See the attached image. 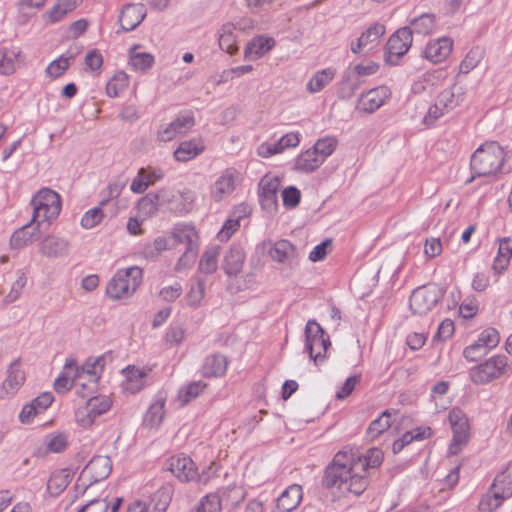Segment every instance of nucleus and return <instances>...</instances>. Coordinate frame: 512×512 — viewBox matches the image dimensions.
<instances>
[{
	"instance_id": "obj_61",
	"label": "nucleus",
	"mask_w": 512,
	"mask_h": 512,
	"mask_svg": "<svg viewBox=\"0 0 512 512\" xmlns=\"http://www.w3.org/2000/svg\"><path fill=\"white\" fill-rule=\"evenodd\" d=\"M18 273H19L18 278L13 283L10 292L5 297V302H7V303H12V302L16 301L21 294V290L26 285L27 279H26L25 273L23 271H19Z\"/></svg>"
},
{
	"instance_id": "obj_27",
	"label": "nucleus",
	"mask_w": 512,
	"mask_h": 512,
	"mask_svg": "<svg viewBox=\"0 0 512 512\" xmlns=\"http://www.w3.org/2000/svg\"><path fill=\"white\" fill-rule=\"evenodd\" d=\"M245 253L239 245H232L224 256L223 269L228 276H237L244 264Z\"/></svg>"
},
{
	"instance_id": "obj_32",
	"label": "nucleus",
	"mask_w": 512,
	"mask_h": 512,
	"mask_svg": "<svg viewBox=\"0 0 512 512\" xmlns=\"http://www.w3.org/2000/svg\"><path fill=\"white\" fill-rule=\"evenodd\" d=\"M272 37L257 36L253 38L245 48V57L257 59L269 52L275 46Z\"/></svg>"
},
{
	"instance_id": "obj_50",
	"label": "nucleus",
	"mask_w": 512,
	"mask_h": 512,
	"mask_svg": "<svg viewBox=\"0 0 512 512\" xmlns=\"http://www.w3.org/2000/svg\"><path fill=\"white\" fill-rule=\"evenodd\" d=\"M129 84L128 75L124 72L116 73L106 85V93L109 97H117Z\"/></svg>"
},
{
	"instance_id": "obj_46",
	"label": "nucleus",
	"mask_w": 512,
	"mask_h": 512,
	"mask_svg": "<svg viewBox=\"0 0 512 512\" xmlns=\"http://www.w3.org/2000/svg\"><path fill=\"white\" fill-rule=\"evenodd\" d=\"M491 491H496L502 498H510L512 496V475L507 471L498 474L491 485Z\"/></svg>"
},
{
	"instance_id": "obj_63",
	"label": "nucleus",
	"mask_w": 512,
	"mask_h": 512,
	"mask_svg": "<svg viewBox=\"0 0 512 512\" xmlns=\"http://www.w3.org/2000/svg\"><path fill=\"white\" fill-rule=\"evenodd\" d=\"M109 502L107 498H97L90 500L87 504L82 506L78 512H108Z\"/></svg>"
},
{
	"instance_id": "obj_17",
	"label": "nucleus",
	"mask_w": 512,
	"mask_h": 512,
	"mask_svg": "<svg viewBox=\"0 0 512 512\" xmlns=\"http://www.w3.org/2000/svg\"><path fill=\"white\" fill-rule=\"evenodd\" d=\"M146 13V7L141 3L127 4L119 16L121 28L127 32L134 30L144 20Z\"/></svg>"
},
{
	"instance_id": "obj_59",
	"label": "nucleus",
	"mask_w": 512,
	"mask_h": 512,
	"mask_svg": "<svg viewBox=\"0 0 512 512\" xmlns=\"http://www.w3.org/2000/svg\"><path fill=\"white\" fill-rule=\"evenodd\" d=\"M69 66H70V58L61 56L58 59L52 61L48 65V67L46 69V73L53 78H58L65 73V71L69 68Z\"/></svg>"
},
{
	"instance_id": "obj_36",
	"label": "nucleus",
	"mask_w": 512,
	"mask_h": 512,
	"mask_svg": "<svg viewBox=\"0 0 512 512\" xmlns=\"http://www.w3.org/2000/svg\"><path fill=\"white\" fill-rule=\"evenodd\" d=\"M125 381L123 387L126 391L134 394L139 392L145 385L146 372L135 367H128L123 370Z\"/></svg>"
},
{
	"instance_id": "obj_39",
	"label": "nucleus",
	"mask_w": 512,
	"mask_h": 512,
	"mask_svg": "<svg viewBox=\"0 0 512 512\" xmlns=\"http://www.w3.org/2000/svg\"><path fill=\"white\" fill-rule=\"evenodd\" d=\"M164 406H165V400L162 398H159L155 402H153L149 406V408L144 416L143 424L149 428L159 427L160 424L162 423V421L164 419V415H165Z\"/></svg>"
},
{
	"instance_id": "obj_15",
	"label": "nucleus",
	"mask_w": 512,
	"mask_h": 512,
	"mask_svg": "<svg viewBox=\"0 0 512 512\" xmlns=\"http://www.w3.org/2000/svg\"><path fill=\"white\" fill-rule=\"evenodd\" d=\"M112 471V461L109 456H94L82 470L80 479H89L99 482L106 479Z\"/></svg>"
},
{
	"instance_id": "obj_14",
	"label": "nucleus",
	"mask_w": 512,
	"mask_h": 512,
	"mask_svg": "<svg viewBox=\"0 0 512 512\" xmlns=\"http://www.w3.org/2000/svg\"><path fill=\"white\" fill-rule=\"evenodd\" d=\"M84 372L79 373L78 367L74 360L67 361L63 373L56 378L54 382V389L57 393H65L73 386L77 389L81 387L86 388V384L81 382Z\"/></svg>"
},
{
	"instance_id": "obj_13",
	"label": "nucleus",
	"mask_w": 512,
	"mask_h": 512,
	"mask_svg": "<svg viewBox=\"0 0 512 512\" xmlns=\"http://www.w3.org/2000/svg\"><path fill=\"white\" fill-rule=\"evenodd\" d=\"M195 125V119L191 113L179 115L170 124L161 127L157 132V140L169 142L179 135L186 134Z\"/></svg>"
},
{
	"instance_id": "obj_29",
	"label": "nucleus",
	"mask_w": 512,
	"mask_h": 512,
	"mask_svg": "<svg viewBox=\"0 0 512 512\" xmlns=\"http://www.w3.org/2000/svg\"><path fill=\"white\" fill-rule=\"evenodd\" d=\"M228 360L222 354H213L206 357L202 366V375L204 377H220L227 370Z\"/></svg>"
},
{
	"instance_id": "obj_1",
	"label": "nucleus",
	"mask_w": 512,
	"mask_h": 512,
	"mask_svg": "<svg viewBox=\"0 0 512 512\" xmlns=\"http://www.w3.org/2000/svg\"><path fill=\"white\" fill-rule=\"evenodd\" d=\"M359 455L350 451H340L333 462L326 468L322 484L326 488H336L341 493L362 494L367 486V476L356 468V459Z\"/></svg>"
},
{
	"instance_id": "obj_38",
	"label": "nucleus",
	"mask_w": 512,
	"mask_h": 512,
	"mask_svg": "<svg viewBox=\"0 0 512 512\" xmlns=\"http://www.w3.org/2000/svg\"><path fill=\"white\" fill-rule=\"evenodd\" d=\"M512 256V239L503 238L500 240L498 254L492 265L496 274H501L508 266Z\"/></svg>"
},
{
	"instance_id": "obj_48",
	"label": "nucleus",
	"mask_w": 512,
	"mask_h": 512,
	"mask_svg": "<svg viewBox=\"0 0 512 512\" xmlns=\"http://www.w3.org/2000/svg\"><path fill=\"white\" fill-rule=\"evenodd\" d=\"M390 417L391 412L389 410L384 411L377 419L370 423L367 429V435L371 439H375L381 435L391 426Z\"/></svg>"
},
{
	"instance_id": "obj_53",
	"label": "nucleus",
	"mask_w": 512,
	"mask_h": 512,
	"mask_svg": "<svg viewBox=\"0 0 512 512\" xmlns=\"http://www.w3.org/2000/svg\"><path fill=\"white\" fill-rule=\"evenodd\" d=\"M343 89H347L348 96H351L362 84V77L354 70V68H348L342 77Z\"/></svg>"
},
{
	"instance_id": "obj_43",
	"label": "nucleus",
	"mask_w": 512,
	"mask_h": 512,
	"mask_svg": "<svg viewBox=\"0 0 512 512\" xmlns=\"http://www.w3.org/2000/svg\"><path fill=\"white\" fill-rule=\"evenodd\" d=\"M221 504L226 508H234L245 499V492L242 487L229 486L219 494Z\"/></svg>"
},
{
	"instance_id": "obj_3",
	"label": "nucleus",
	"mask_w": 512,
	"mask_h": 512,
	"mask_svg": "<svg viewBox=\"0 0 512 512\" xmlns=\"http://www.w3.org/2000/svg\"><path fill=\"white\" fill-rule=\"evenodd\" d=\"M142 281V269L132 266L118 270L106 287V294L113 300L131 296Z\"/></svg>"
},
{
	"instance_id": "obj_62",
	"label": "nucleus",
	"mask_w": 512,
	"mask_h": 512,
	"mask_svg": "<svg viewBox=\"0 0 512 512\" xmlns=\"http://www.w3.org/2000/svg\"><path fill=\"white\" fill-rule=\"evenodd\" d=\"M283 204L286 207H296L301 198V192L295 186H289L282 191Z\"/></svg>"
},
{
	"instance_id": "obj_21",
	"label": "nucleus",
	"mask_w": 512,
	"mask_h": 512,
	"mask_svg": "<svg viewBox=\"0 0 512 512\" xmlns=\"http://www.w3.org/2000/svg\"><path fill=\"white\" fill-rule=\"evenodd\" d=\"M389 96V89L385 86L371 89L360 97L358 108L363 112L373 113L385 103Z\"/></svg>"
},
{
	"instance_id": "obj_8",
	"label": "nucleus",
	"mask_w": 512,
	"mask_h": 512,
	"mask_svg": "<svg viewBox=\"0 0 512 512\" xmlns=\"http://www.w3.org/2000/svg\"><path fill=\"white\" fill-rule=\"evenodd\" d=\"M111 405L112 401L108 396L90 397L83 407L76 410V422L82 427H90L98 416L106 413L111 408Z\"/></svg>"
},
{
	"instance_id": "obj_54",
	"label": "nucleus",
	"mask_w": 512,
	"mask_h": 512,
	"mask_svg": "<svg viewBox=\"0 0 512 512\" xmlns=\"http://www.w3.org/2000/svg\"><path fill=\"white\" fill-rule=\"evenodd\" d=\"M222 507L219 494L211 493L201 500L196 509L200 512H221Z\"/></svg>"
},
{
	"instance_id": "obj_33",
	"label": "nucleus",
	"mask_w": 512,
	"mask_h": 512,
	"mask_svg": "<svg viewBox=\"0 0 512 512\" xmlns=\"http://www.w3.org/2000/svg\"><path fill=\"white\" fill-rule=\"evenodd\" d=\"M172 239L175 244H183L185 248L198 249V235L190 225L176 226L172 232Z\"/></svg>"
},
{
	"instance_id": "obj_12",
	"label": "nucleus",
	"mask_w": 512,
	"mask_h": 512,
	"mask_svg": "<svg viewBox=\"0 0 512 512\" xmlns=\"http://www.w3.org/2000/svg\"><path fill=\"white\" fill-rule=\"evenodd\" d=\"M449 420L453 430V442L450 444L449 450L452 454H457L461 446L468 441L469 424L465 415L458 409H453L449 413Z\"/></svg>"
},
{
	"instance_id": "obj_19",
	"label": "nucleus",
	"mask_w": 512,
	"mask_h": 512,
	"mask_svg": "<svg viewBox=\"0 0 512 512\" xmlns=\"http://www.w3.org/2000/svg\"><path fill=\"white\" fill-rule=\"evenodd\" d=\"M453 42L448 37H441L428 42L423 55L434 64L443 62L451 53Z\"/></svg>"
},
{
	"instance_id": "obj_52",
	"label": "nucleus",
	"mask_w": 512,
	"mask_h": 512,
	"mask_svg": "<svg viewBox=\"0 0 512 512\" xmlns=\"http://www.w3.org/2000/svg\"><path fill=\"white\" fill-rule=\"evenodd\" d=\"M337 144L338 140L335 137L327 136L318 139L312 149L325 161L335 151Z\"/></svg>"
},
{
	"instance_id": "obj_44",
	"label": "nucleus",
	"mask_w": 512,
	"mask_h": 512,
	"mask_svg": "<svg viewBox=\"0 0 512 512\" xmlns=\"http://www.w3.org/2000/svg\"><path fill=\"white\" fill-rule=\"evenodd\" d=\"M220 247L214 246L206 250L199 261L198 270L204 274H212L217 270Z\"/></svg>"
},
{
	"instance_id": "obj_55",
	"label": "nucleus",
	"mask_w": 512,
	"mask_h": 512,
	"mask_svg": "<svg viewBox=\"0 0 512 512\" xmlns=\"http://www.w3.org/2000/svg\"><path fill=\"white\" fill-rule=\"evenodd\" d=\"M127 181L121 179H115L111 181L103 192L104 198L100 202V206L106 205L110 200L117 198L123 188L126 186Z\"/></svg>"
},
{
	"instance_id": "obj_64",
	"label": "nucleus",
	"mask_w": 512,
	"mask_h": 512,
	"mask_svg": "<svg viewBox=\"0 0 512 512\" xmlns=\"http://www.w3.org/2000/svg\"><path fill=\"white\" fill-rule=\"evenodd\" d=\"M198 254L197 248H185L182 256L179 258V260L176 263L175 269L177 271H181L183 269H186L190 267Z\"/></svg>"
},
{
	"instance_id": "obj_31",
	"label": "nucleus",
	"mask_w": 512,
	"mask_h": 512,
	"mask_svg": "<svg viewBox=\"0 0 512 512\" xmlns=\"http://www.w3.org/2000/svg\"><path fill=\"white\" fill-rule=\"evenodd\" d=\"M201 140L191 139L180 143L174 151V157L179 162H186L201 154L204 151Z\"/></svg>"
},
{
	"instance_id": "obj_7",
	"label": "nucleus",
	"mask_w": 512,
	"mask_h": 512,
	"mask_svg": "<svg viewBox=\"0 0 512 512\" xmlns=\"http://www.w3.org/2000/svg\"><path fill=\"white\" fill-rule=\"evenodd\" d=\"M507 357L498 355L473 368L470 379L474 384H487L505 373Z\"/></svg>"
},
{
	"instance_id": "obj_41",
	"label": "nucleus",
	"mask_w": 512,
	"mask_h": 512,
	"mask_svg": "<svg viewBox=\"0 0 512 512\" xmlns=\"http://www.w3.org/2000/svg\"><path fill=\"white\" fill-rule=\"evenodd\" d=\"M335 73L333 68H326L316 72L308 81L307 90L310 93L320 92L334 79Z\"/></svg>"
},
{
	"instance_id": "obj_45",
	"label": "nucleus",
	"mask_w": 512,
	"mask_h": 512,
	"mask_svg": "<svg viewBox=\"0 0 512 512\" xmlns=\"http://www.w3.org/2000/svg\"><path fill=\"white\" fill-rule=\"evenodd\" d=\"M279 181L276 178L263 177L259 183V196L263 202L276 203Z\"/></svg>"
},
{
	"instance_id": "obj_11",
	"label": "nucleus",
	"mask_w": 512,
	"mask_h": 512,
	"mask_svg": "<svg viewBox=\"0 0 512 512\" xmlns=\"http://www.w3.org/2000/svg\"><path fill=\"white\" fill-rule=\"evenodd\" d=\"M169 470L181 481L198 480L200 482H207L209 476L203 472L201 475L197 473L191 458L187 456H174L169 460Z\"/></svg>"
},
{
	"instance_id": "obj_22",
	"label": "nucleus",
	"mask_w": 512,
	"mask_h": 512,
	"mask_svg": "<svg viewBox=\"0 0 512 512\" xmlns=\"http://www.w3.org/2000/svg\"><path fill=\"white\" fill-rule=\"evenodd\" d=\"M385 34V26L382 24H374L370 26L357 39L356 43L351 44V51L354 54L360 53L364 48L373 49L378 45L379 39Z\"/></svg>"
},
{
	"instance_id": "obj_47",
	"label": "nucleus",
	"mask_w": 512,
	"mask_h": 512,
	"mask_svg": "<svg viewBox=\"0 0 512 512\" xmlns=\"http://www.w3.org/2000/svg\"><path fill=\"white\" fill-rule=\"evenodd\" d=\"M206 383L202 381H194L186 386H183L178 392V399L183 405L188 404L206 388Z\"/></svg>"
},
{
	"instance_id": "obj_24",
	"label": "nucleus",
	"mask_w": 512,
	"mask_h": 512,
	"mask_svg": "<svg viewBox=\"0 0 512 512\" xmlns=\"http://www.w3.org/2000/svg\"><path fill=\"white\" fill-rule=\"evenodd\" d=\"M464 99L465 88L458 83H453L450 87L443 89L436 98L439 105H442L448 112L458 107Z\"/></svg>"
},
{
	"instance_id": "obj_57",
	"label": "nucleus",
	"mask_w": 512,
	"mask_h": 512,
	"mask_svg": "<svg viewBox=\"0 0 512 512\" xmlns=\"http://www.w3.org/2000/svg\"><path fill=\"white\" fill-rule=\"evenodd\" d=\"M158 207L159 204L158 202H156L154 192H149L144 197H142L137 203L138 210L146 216H152L156 214V212L158 211Z\"/></svg>"
},
{
	"instance_id": "obj_16",
	"label": "nucleus",
	"mask_w": 512,
	"mask_h": 512,
	"mask_svg": "<svg viewBox=\"0 0 512 512\" xmlns=\"http://www.w3.org/2000/svg\"><path fill=\"white\" fill-rule=\"evenodd\" d=\"M239 172L235 168L225 169L215 181L211 196L215 201H221L233 193L239 180Z\"/></svg>"
},
{
	"instance_id": "obj_42",
	"label": "nucleus",
	"mask_w": 512,
	"mask_h": 512,
	"mask_svg": "<svg viewBox=\"0 0 512 512\" xmlns=\"http://www.w3.org/2000/svg\"><path fill=\"white\" fill-rule=\"evenodd\" d=\"M81 0H57L54 6L47 11L46 16L50 22L55 23L72 12Z\"/></svg>"
},
{
	"instance_id": "obj_25",
	"label": "nucleus",
	"mask_w": 512,
	"mask_h": 512,
	"mask_svg": "<svg viewBox=\"0 0 512 512\" xmlns=\"http://www.w3.org/2000/svg\"><path fill=\"white\" fill-rule=\"evenodd\" d=\"M40 226L41 224L32 222L31 220L29 223L16 230L10 238L11 247L20 249L31 244L38 237Z\"/></svg>"
},
{
	"instance_id": "obj_30",
	"label": "nucleus",
	"mask_w": 512,
	"mask_h": 512,
	"mask_svg": "<svg viewBox=\"0 0 512 512\" xmlns=\"http://www.w3.org/2000/svg\"><path fill=\"white\" fill-rule=\"evenodd\" d=\"M323 160L311 148L302 152L295 160L294 169L301 173H311L323 164Z\"/></svg>"
},
{
	"instance_id": "obj_6",
	"label": "nucleus",
	"mask_w": 512,
	"mask_h": 512,
	"mask_svg": "<svg viewBox=\"0 0 512 512\" xmlns=\"http://www.w3.org/2000/svg\"><path fill=\"white\" fill-rule=\"evenodd\" d=\"M306 345L305 348L316 364L326 357V352L331 346L329 337L324 329L315 320H309L305 327Z\"/></svg>"
},
{
	"instance_id": "obj_40",
	"label": "nucleus",
	"mask_w": 512,
	"mask_h": 512,
	"mask_svg": "<svg viewBox=\"0 0 512 512\" xmlns=\"http://www.w3.org/2000/svg\"><path fill=\"white\" fill-rule=\"evenodd\" d=\"M139 46L135 45L129 52V63L136 71L146 72L154 64V56L147 52H139Z\"/></svg>"
},
{
	"instance_id": "obj_60",
	"label": "nucleus",
	"mask_w": 512,
	"mask_h": 512,
	"mask_svg": "<svg viewBox=\"0 0 512 512\" xmlns=\"http://www.w3.org/2000/svg\"><path fill=\"white\" fill-rule=\"evenodd\" d=\"M101 207H95L88 210L81 219V225L85 229L94 228L103 219Z\"/></svg>"
},
{
	"instance_id": "obj_5",
	"label": "nucleus",
	"mask_w": 512,
	"mask_h": 512,
	"mask_svg": "<svg viewBox=\"0 0 512 512\" xmlns=\"http://www.w3.org/2000/svg\"><path fill=\"white\" fill-rule=\"evenodd\" d=\"M444 295L445 289L434 283L418 287L410 296V309L415 315H426L438 304Z\"/></svg>"
},
{
	"instance_id": "obj_26",
	"label": "nucleus",
	"mask_w": 512,
	"mask_h": 512,
	"mask_svg": "<svg viewBox=\"0 0 512 512\" xmlns=\"http://www.w3.org/2000/svg\"><path fill=\"white\" fill-rule=\"evenodd\" d=\"M302 500V487L297 484L290 485L277 499V509L281 512H291L296 509Z\"/></svg>"
},
{
	"instance_id": "obj_18",
	"label": "nucleus",
	"mask_w": 512,
	"mask_h": 512,
	"mask_svg": "<svg viewBox=\"0 0 512 512\" xmlns=\"http://www.w3.org/2000/svg\"><path fill=\"white\" fill-rule=\"evenodd\" d=\"M268 254L273 261L278 263L292 264L298 258L296 247L286 239H281L276 242L270 241Z\"/></svg>"
},
{
	"instance_id": "obj_56",
	"label": "nucleus",
	"mask_w": 512,
	"mask_h": 512,
	"mask_svg": "<svg viewBox=\"0 0 512 512\" xmlns=\"http://www.w3.org/2000/svg\"><path fill=\"white\" fill-rule=\"evenodd\" d=\"M482 59V52L479 49L470 50L459 66V70L463 74H468L480 63Z\"/></svg>"
},
{
	"instance_id": "obj_34",
	"label": "nucleus",
	"mask_w": 512,
	"mask_h": 512,
	"mask_svg": "<svg viewBox=\"0 0 512 512\" xmlns=\"http://www.w3.org/2000/svg\"><path fill=\"white\" fill-rule=\"evenodd\" d=\"M383 461V452L378 448H371L365 456L359 455L356 459V468L368 477V470L378 468Z\"/></svg>"
},
{
	"instance_id": "obj_51",
	"label": "nucleus",
	"mask_w": 512,
	"mask_h": 512,
	"mask_svg": "<svg viewBox=\"0 0 512 512\" xmlns=\"http://www.w3.org/2000/svg\"><path fill=\"white\" fill-rule=\"evenodd\" d=\"M410 25L413 27L412 33L418 34H429L432 32L435 25V16L433 14H422L410 21Z\"/></svg>"
},
{
	"instance_id": "obj_10",
	"label": "nucleus",
	"mask_w": 512,
	"mask_h": 512,
	"mask_svg": "<svg viewBox=\"0 0 512 512\" xmlns=\"http://www.w3.org/2000/svg\"><path fill=\"white\" fill-rule=\"evenodd\" d=\"M25 372L21 368L20 359H15L8 366L6 377L0 384V399L13 397L25 382Z\"/></svg>"
},
{
	"instance_id": "obj_20",
	"label": "nucleus",
	"mask_w": 512,
	"mask_h": 512,
	"mask_svg": "<svg viewBox=\"0 0 512 512\" xmlns=\"http://www.w3.org/2000/svg\"><path fill=\"white\" fill-rule=\"evenodd\" d=\"M70 242L55 235L46 236L39 244L40 253L47 258H60L68 255Z\"/></svg>"
},
{
	"instance_id": "obj_35",
	"label": "nucleus",
	"mask_w": 512,
	"mask_h": 512,
	"mask_svg": "<svg viewBox=\"0 0 512 512\" xmlns=\"http://www.w3.org/2000/svg\"><path fill=\"white\" fill-rule=\"evenodd\" d=\"M72 474L69 469H61L52 473L48 482L47 490L52 496H58L69 485Z\"/></svg>"
},
{
	"instance_id": "obj_23",
	"label": "nucleus",
	"mask_w": 512,
	"mask_h": 512,
	"mask_svg": "<svg viewBox=\"0 0 512 512\" xmlns=\"http://www.w3.org/2000/svg\"><path fill=\"white\" fill-rule=\"evenodd\" d=\"M163 176L164 173L160 168H140L131 183L130 189L137 194L144 193L150 185L162 179Z\"/></svg>"
},
{
	"instance_id": "obj_37",
	"label": "nucleus",
	"mask_w": 512,
	"mask_h": 512,
	"mask_svg": "<svg viewBox=\"0 0 512 512\" xmlns=\"http://www.w3.org/2000/svg\"><path fill=\"white\" fill-rule=\"evenodd\" d=\"M432 430L429 427H418L412 431H408L402 435L399 439L395 440L392 446V451L397 454L403 450V448L410 444L413 440H423L431 436Z\"/></svg>"
},
{
	"instance_id": "obj_2",
	"label": "nucleus",
	"mask_w": 512,
	"mask_h": 512,
	"mask_svg": "<svg viewBox=\"0 0 512 512\" xmlns=\"http://www.w3.org/2000/svg\"><path fill=\"white\" fill-rule=\"evenodd\" d=\"M504 150L497 142L481 145L471 156L470 168L473 173L470 183L476 177L502 173Z\"/></svg>"
},
{
	"instance_id": "obj_28",
	"label": "nucleus",
	"mask_w": 512,
	"mask_h": 512,
	"mask_svg": "<svg viewBox=\"0 0 512 512\" xmlns=\"http://www.w3.org/2000/svg\"><path fill=\"white\" fill-rule=\"evenodd\" d=\"M245 27L246 26L242 25L241 22L224 24L221 28V33L219 36L220 48L231 55L236 53L238 50V46L236 44V37L234 35V31L236 29L243 30L245 29Z\"/></svg>"
},
{
	"instance_id": "obj_9",
	"label": "nucleus",
	"mask_w": 512,
	"mask_h": 512,
	"mask_svg": "<svg viewBox=\"0 0 512 512\" xmlns=\"http://www.w3.org/2000/svg\"><path fill=\"white\" fill-rule=\"evenodd\" d=\"M412 41V29L410 27H402L393 33L386 44V62L396 64L397 60L407 53Z\"/></svg>"
},
{
	"instance_id": "obj_58",
	"label": "nucleus",
	"mask_w": 512,
	"mask_h": 512,
	"mask_svg": "<svg viewBox=\"0 0 512 512\" xmlns=\"http://www.w3.org/2000/svg\"><path fill=\"white\" fill-rule=\"evenodd\" d=\"M205 292V281L198 278L197 283L192 285L188 294H187V302L191 307H198L204 297Z\"/></svg>"
},
{
	"instance_id": "obj_49",
	"label": "nucleus",
	"mask_w": 512,
	"mask_h": 512,
	"mask_svg": "<svg viewBox=\"0 0 512 512\" xmlns=\"http://www.w3.org/2000/svg\"><path fill=\"white\" fill-rule=\"evenodd\" d=\"M504 500L506 499L502 498L496 491H491L490 488L489 491L482 496L478 504V509L480 512H494L502 505Z\"/></svg>"
},
{
	"instance_id": "obj_4",
	"label": "nucleus",
	"mask_w": 512,
	"mask_h": 512,
	"mask_svg": "<svg viewBox=\"0 0 512 512\" xmlns=\"http://www.w3.org/2000/svg\"><path fill=\"white\" fill-rule=\"evenodd\" d=\"M31 205L33 206L32 222L50 223L61 211V197L50 188H42L32 198Z\"/></svg>"
}]
</instances>
